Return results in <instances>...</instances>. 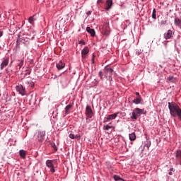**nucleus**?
I'll use <instances>...</instances> for the list:
<instances>
[{
	"label": "nucleus",
	"instance_id": "1",
	"mask_svg": "<svg viewBox=\"0 0 181 181\" xmlns=\"http://www.w3.org/2000/svg\"><path fill=\"white\" fill-rule=\"evenodd\" d=\"M168 108L170 110V114L172 117H177V115L180 113L181 109L177 105V104L175 103V102H169L168 103Z\"/></svg>",
	"mask_w": 181,
	"mask_h": 181
},
{
	"label": "nucleus",
	"instance_id": "2",
	"mask_svg": "<svg viewBox=\"0 0 181 181\" xmlns=\"http://www.w3.org/2000/svg\"><path fill=\"white\" fill-rule=\"evenodd\" d=\"M144 109L136 108L132 113V119H138V117H141V114H144Z\"/></svg>",
	"mask_w": 181,
	"mask_h": 181
},
{
	"label": "nucleus",
	"instance_id": "3",
	"mask_svg": "<svg viewBox=\"0 0 181 181\" xmlns=\"http://www.w3.org/2000/svg\"><path fill=\"white\" fill-rule=\"evenodd\" d=\"M85 114L86 115V119H90V118H93V109H91V106H86Z\"/></svg>",
	"mask_w": 181,
	"mask_h": 181
},
{
	"label": "nucleus",
	"instance_id": "4",
	"mask_svg": "<svg viewBox=\"0 0 181 181\" xmlns=\"http://www.w3.org/2000/svg\"><path fill=\"white\" fill-rule=\"evenodd\" d=\"M16 90L21 94V95H26V88L22 85H18L16 86Z\"/></svg>",
	"mask_w": 181,
	"mask_h": 181
},
{
	"label": "nucleus",
	"instance_id": "5",
	"mask_svg": "<svg viewBox=\"0 0 181 181\" xmlns=\"http://www.w3.org/2000/svg\"><path fill=\"white\" fill-rule=\"evenodd\" d=\"M46 166H47V168H50V172L52 173H54V172H56V170L54 169V164H53L52 160H47L46 161Z\"/></svg>",
	"mask_w": 181,
	"mask_h": 181
},
{
	"label": "nucleus",
	"instance_id": "6",
	"mask_svg": "<svg viewBox=\"0 0 181 181\" xmlns=\"http://www.w3.org/2000/svg\"><path fill=\"white\" fill-rule=\"evenodd\" d=\"M90 52V49H88V47H85L82 50H81V57L82 59H86L87 57V54H88Z\"/></svg>",
	"mask_w": 181,
	"mask_h": 181
},
{
	"label": "nucleus",
	"instance_id": "7",
	"mask_svg": "<svg viewBox=\"0 0 181 181\" xmlns=\"http://www.w3.org/2000/svg\"><path fill=\"white\" fill-rule=\"evenodd\" d=\"M8 64H9V58L4 59L0 65V69L3 70L5 69V67H6V66H8Z\"/></svg>",
	"mask_w": 181,
	"mask_h": 181
},
{
	"label": "nucleus",
	"instance_id": "8",
	"mask_svg": "<svg viewBox=\"0 0 181 181\" xmlns=\"http://www.w3.org/2000/svg\"><path fill=\"white\" fill-rule=\"evenodd\" d=\"M111 6H112V0H106L105 9L106 11H110V9H111Z\"/></svg>",
	"mask_w": 181,
	"mask_h": 181
},
{
	"label": "nucleus",
	"instance_id": "9",
	"mask_svg": "<svg viewBox=\"0 0 181 181\" xmlns=\"http://www.w3.org/2000/svg\"><path fill=\"white\" fill-rule=\"evenodd\" d=\"M105 71L106 78L108 77V74L109 76H111V74L114 73V69H112V68H108V66L105 67Z\"/></svg>",
	"mask_w": 181,
	"mask_h": 181
},
{
	"label": "nucleus",
	"instance_id": "10",
	"mask_svg": "<svg viewBox=\"0 0 181 181\" xmlns=\"http://www.w3.org/2000/svg\"><path fill=\"white\" fill-rule=\"evenodd\" d=\"M117 116H118V112L115 113L113 115H109L106 117V119H107L106 122H108V121H111L112 119H115V118H117Z\"/></svg>",
	"mask_w": 181,
	"mask_h": 181
},
{
	"label": "nucleus",
	"instance_id": "11",
	"mask_svg": "<svg viewBox=\"0 0 181 181\" xmlns=\"http://www.w3.org/2000/svg\"><path fill=\"white\" fill-rule=\"evenodd\" d=\"M102 33L105 35V36H108V35H110V28L107 26H104L102 29Z\"/></svg>",
	"mask_w": 181,
	"mask_h": 181
},
{
	"label": "nucleus",
	"instance_id": "12",
	"mask_svg": "<svg viewBox=\"0 0 181 181\" xmlns=\"http://www.w3.org/2000/svg\"><path fill=\"white\" fill-rule=\"evenodd\" d=\"M57 69H58L59 70H62L63 69H64L66 64H64V62H63V61H59V63L57 64Z\"/></svg>",
	"mask_w": 181,
	"mask_h": 181
},
{
	"label": "nucleus",
	"instance_id": "13",
	"mask_svg": "<svg viewBox=\"0 0 181 181\" xmlns=\"http://www.w3.org/2000/svg\"><path fill=\"white\" fill-rule=\"evenodd\" d=\"M86 32H88V33H90L92 37H94V36H95V30L94 29H91V28L90 27L86 28Z\"/></svg>",
	"mask_w": 181,
	"mask_h": 181
},
{
	"label": "nucleus",
	"instance_id": "14",
	"mask_svg": "<svg viewBox=\"0 0 181 181\" xmlns=\"http://www.w3.org/2000/svg\"><path fill=\"white\" fill-rule=\"evenodd\" d=\"M17 62H17V65H16V70H21V69H22V66H23L24 60L18 59Z\"/></svg>",
	"mask_w": 181,
	"mask_h": 181
},
{
	"label": "nucleus",
	"instance_id": "15",
	"mask_svg": "<svg viewBox=\"0 0 181 181\" xmlns=\"http://www.w3.org/2000/svg\"><path fill=\"white\" fill-rule=\"evenodd\" d=\"M164 37L166 40L170 39V37H172V30H168L167 33L164 34Z\"/></svg>",
	"mask_w": 181,
	"mask_h": 181
},
{
	"label": "nucleus",
	"instance_id": "16",
	"mask_svg": "<svg viewBox=\"0 0 181 181\" xmlns=\"http://www.w3.org/2000/svg\"><path fill=\"white\" fill-rule=\"evenodd\" d=\"M142 100V98H141V95L137 96V98H134L133 100L134 104H141V101Z\"/></svg>",
	"mask_w": 181,
	"mask_h": 181
},
{
	"label": "nucleus",
	"instance_id": "17",
	"mask_svg": "<svg viewBox=\"0 0 181 181\" xmlns=\"http://www.w3.org/2000/svg\"><path fill=\"white\" fill-rule=\"evenodd\" d=\"M19 155L22 158V159H25L26 158V151L25 150H20Z\"/></svg>",
	"mask_w": 181,
	"mask_h": 181
},
{
	"label": "nucleus",
	"instance_id": "18",
	"mask_svg": "<svg viewBox=\"0 0 181 181\" xmlns=\"http://www.w3.org/2000/svg\"><path fill=\"white\" fill-rule=\"evenodd\" d=\"M71 108H73V105H68L66 106L65 107V114L67 115L69 113L70 110H71Z\"/></svg>",
	"mask_w": 181,
	"mask_h": 181
},
{
	"label": "nucleus",
	"instance_id": "19",
	"mask_svg": "<svg viewBox=\"0 0 181 181\" xmlns=\"http://www.w3.org/2000/svg\"><path fill=\"white\" fill-rule=\"evenodd\" d=\"M174 23L176 26H179V28H181V20L179 18H176Z\"/></svg>",
	"mask_w": 181,
	"mask_h": 181
},
{
	"label": "nucleus",
	"instance_id": "20",
	"mask_svg": "<svg viewBox=\"0 0 181 181\" xmlns=\"http://www.w3.org/2000/svg\"><path fill=\"white\" fill-rule=\"evenodd\" d=\"M130 141H135L136 139V134L135 132H133L129 135Z\"/></svg>",
	"mask_w": 181,
	"mask_h": 181
},
{
	"label": "nucleus",
	"instance_id": "21",
	"mask_svg": "<svg viewBox=\"0 0 181 181\" xmlns=\"http://www.w3.org/2000/svg\"><path fill=\"white\" fill-rule=\"evenodd\" d=\"M35 21H36V19H35V16H31L28 18V22L29 23H30L31 25H33V23H35Z\"/></svg>",
	"mask_w": 181,
	"mask_h": 181
},
{
	"label": "nucleus",
	"instance_id": "22",
	"mask_svg": "<svg viewBox=\"0 0 181 181\" xmlns=\"http://www.w3.org/2000/svg\"><path fill=\"white\" fill-rule=\"evenodd\" d=\"M168 80L170 81V83H175V81H176V78H175L173 76H169Z\"/></svg>",
	"mask_w": 181,
	"mask_h": 181
},
{
	"label": "nucleus",
	"instance_id": "23",
	"mask_svg": "<svg viewBox=\"0 0 181 181\" xmlns=\"http://www.w3.org/2000/svg\"><path fill=\"white\" fill-rule=\"evenodd\" d=\"M152 18L153 19H156V10L155 8L153 10Z\"/></svg>",
	"mask_w": 181,
	"mask_h": 181
},
{
	"label": "nucleus",
	"instance_id": "24",
	"mask_svg": "<svg viewBox=\"0 0 181 181\" xmlns=\"http://www.w3.org/2000/svg\"><path fill=\"white\" fill-rule=\"evenodd\" d=\"M113 178H114V180H115V181H117V180H122V179H121V177H120L119 176L117 175H115L113 176Z\"/></svg>",
	"mask_w": 181,
	"mask_h": 181
},
{
	"label": "nucleus",
	"instance_id": "25",
	"mask_svg": "<svg viewBox=\"0 0 181 181\" xmlns=\"http://www.w3.org/2000/svg\"><path fill=\"white\" fill-rule=\"evenodd\" d=\"M112 128V126L106 125L103 127V129H105V131H108V129H111Z\"/></svg>",
	"mask_w": 181,
	"mask_h": 181
},
{
	"label": "nucleus",
	"instance_id": "26",
	"mask_svg": "<svg viewBox=\"0 0 181 181\" xmlns=\"http://www.w3.org/2000/svg\"><path fill=\"white\" fill-rule=\"evenodd\" d=\"M95 58V54H92V59H91V63L92 64H94V59Z\"/></svg>",
	"mask_w": 181,
	"mask_h": 181
},
{
	"label": "nucleus",
	"instance_id": "27",
	"mask_svg": "<svg viewBox=\"0 0 181 181\" xmlns=\"http://www.w3.org/2000/svg\"><path fill=\"white\" fill-rule=\"evenodd\" d=\"M69 138H71V139H74V138H76V136H74V134H70Z\"/></svg>",
	"mask_w": 181,
	"mask_h": 181
},
{
	"label": "nucleus",
	"instance_id": "28",
	"mask_svg": "<svg viewBox=\"0 0 181 181\" xmlns=\"http://www.w3.org/2000/svg\"><path fill=\"white\" fill-rule=\"evenodd\" d=\"M39 135H40V136H45V135H46V133L45 132H42L39 134Z\"/></svg>",
	"mask_w": 181,
	"mask_h": 181
},
{
	"label": "nucleus",
	"instance_id": "29",
	"mask_svg": "<svg viewBox=\"0 0 181 181\" xmlns=\"http://www.w3.org/2000/svg\"><path fill=\"white\" fill-rule=\"evenodd\" d=\"M30 87L31 88H33V87H35V83L30 82Z\"/></svg>",
	"mask_w": 181,
	"mask_h": 181
},
{
	"label": "nucleus",
	"instance_id": "30",
	"mask_svg": "<svg viewBox=\"0 0 181 181\" xmlns=\"http://www.w3.org/2000/svg\"><path fill=\"white\" fill-rule=\"evenodd\" d=\"M79 45H86V42L84 40L79 41Z\"/></svg>",
	"mask_w": 181,
	"mask_h": 181
},
{
	"label": "nucleus",
	"instance_id": "31",
	"mask_svg": "<svg viewBox=\"0 0 181 181\" xmlns=\"http://www.w3.org/2000/svg\"><path fill=\"white\" fill-rule=\"evenodd\" d=\"M99 76L100 77L101 80H103V72L101 71L99 72Z\"/></svg>",
	"mask_w": 181,
	"mask_h": 181
},
{
	"label": "nucleus",
	"instance_id": "32",
	"mask_svg": "<svg viewBox=\"0 0 181 181\" xmlns=\"http://www.w3.org/2000/svg\"><path fill=\"white\" fill-rule=\"evenodd\" d=\"M90 14H91V11H89L86 13V15H88V16H90Z\"/></svg>",
	"mask_w": 181,
	"mask_h": 181
},
{
	"label": "nucleus",
	"instance_id": "33",
	"mask_svg": "<svg viewBox=\"0 0 181 181\" xmlns=\"http://www.w3.org/2000/svg\"><path fill=\"white\" fill-rule=\"evenodd\" d=\"M108 80H109V81H112V76H109Z\"/></svg>",
	"mask_w": 181,
	"mask_h": 181
},
{
	"label": "nucleus",
	"instance_id": "34",
	"mask_svg": "<svg viewBox=\"0 0 181 181\" xmlns=\"http://www.w3.org/2000/svg\"><path fill=\"white\" fill-rule=\"evenodd\" d=\"M98 4H103V0H98Z\"/></svg>",
	"mask_w": 181,
	"mask_h": 181
},
{
	"label": "nucleus",
	"instance_id": "35",
	"mask_svg": "<svg viewBox=\"0 0 181 181\" xmlns=\"http://www.w3.org/2000/svg\"><path fill=\"white\" fill-rule=\"evenodd\" d=\"M4 35V32L0 31V37H1V36Z\"/></svg>",
	"mask_w": 181,
	"mask_h": 181
},
{
	"label": "nucleus",
	"instance_id": "36",
	"mask_svg": "<svg viewBox=\"0 0 181 181\" xmlns=\"http://www.w3.org/2000/svg\"><path fill=\"white\" fill-rule=\"evenodd\" d=\"M168 175H170V176H172L173 173H172V171H170Z\"/></svg>",
	"mask_w": 181,
	"mask_h": 181
},
{
	"label": "nucleus",
	"instance_id": "37",
	"mask_svg": "<svg viewBox=\"0 0 181 181\" xmlns=\"http://www.w3.org/2000/svg\"><path fill=\"white\" fill-rule=\"evenodd\" d=\"M136 95H138V97H139V93L136 92Z\"/></svg>",
	"mask_w": 181,
	"mask_h": 181
},
{
	"label": "nucleus",
	"instance_id": "38",
	"mask_svg": "<svg viewBox=\"0 0 181 181\" xmlns=\"http://www.w3.org/2000/svg\"><path fill=\"white\" fill-rule=\"evenodd\" d=\"M170 172H173V170H174L173 168H170Z\"/></svg>",
	"mask_w": 181,
	"mask_h": 181
},
{
	"label": "nucleus",
	"instance_id": "39",
	"mask_svg": "<svg viewBox=\"0 0 181 181\" xmlns=\"http://www.w3.org/2000/svg\"><path fill=\"white\" fill-rule=\"evenodd\" d=\"M148 0H141V2H146Z\"/></svg>",
	"mask_w": 181,
	"mask_h": 181
},
{
	"label": "nucleus",
	"instance_id": "40",
	"mask_svg": "<svg viewBox=\"0 0 181 181\" xmlns=\"http://www.w3.org/2000/svg\"><path fill=\"white\" fill-rule=\"evenodd\" d=\"M31 97H36V95L32 94V95H31Z\"/></svg>",
	"mask_w": 181,
	"mask_h": 181
},
{
	"label": "nucleus",
	"instance_id": "41",
	"mask_svg": "<svg viewBox=\"0 0 181 181\" xmlns=\"http://www.w3.org/2000/svg\"><path fill=\"white\" fill-rule=\"evenodd\" d=\"M75 138H80V136L76 135V136H75Z\"/></svg>",
	"mask_w": 181,
	"mask_h": 181
}]
</instances>
